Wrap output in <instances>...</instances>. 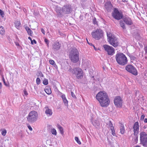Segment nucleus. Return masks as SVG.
<instances>
[{
	"instance_id": "603ef678",
	"label": "nucleus",
	"mask_w": 147,
	"mask_h": 147,
	"mask_svg": "<svg viewBox=\"0 0 147 147\" xmlns=\"http://www.w3.org/2000/svg\"><path fill=\"white\" fill-rule=\"evenodd\" d=\"M144 50L145 52L147 54V46H146L144 47Z\"/></svg>"
},
{
	"instance_id": "5701e85b",
	"label": "nucleus",
	"mask_w": 147,
	"mask_h": 147,
	"mask_svg": "<svg viewBox=\"0 0 147 147\" xmlns=\"http://www.w3.org/2000/svg\"><path fill=\"white\" fill-rule=\"evenodd\" d=\"M68 68L69 69L68 71L69 72L73 74L76 73L75 72L76 71L75 70L76 69V68H74V69H72L71 66H69Z\"/></svg>"
},
{
	"instance_id": "473e14b6",
	"label": "nucleus",
	"mask_w": 147,
	"mask_h": 147,
	"mask_svg": "<svg viewBox=\"0 0 147 147\" xmlns=\"http://www.w3.org/2000/svg\"><path fill=\"white\" fill-rule=\"evenodd\" d=\"M48 80L46 79H45L43 81V84L44 85H46L48 84Z\"/></svg>"
},
{
	"instance_id": "b1692460",
	"label": "nucleus",
	"mask_w": 147,
	"mask_h": 147,
	"mask_svg": "<svg viewBox=\"0 0 147 147\" xmlns=\"http://www.w3.org/2000/svg\"><path fill=\"white\" fill-rule=\"evenodd\" d=\"M123 20H121L119 21V24L120 26L123 29L125 30L126 28L125 24L124 23Z\"/></svg>"
},
{
	"instance_id": "f3484780",
	"label": "nucleus",
	"mask_w": 147,
	"mask_h": 147,
	"mask_svg": "<svg viewBox=\"0 0 147 147\" xmlns=\"http://www.w3.org/2000/svg\"><path fill=\"white\" fill-rule=\"evenodd\" d=\"M61 45L58 42H56L52 45L53 49L54 50H57L60 49Z\"/></svg>"
},
{
	"instance_id": "c03bdc74",
	"label": "nucleus",
	"mask_w": 147,
	"mask_h": 147,
	"mask_svg": "<svg viewBox=\"0 0 147 147\" xmlns=\"http://www.w3.org/2000/svg\"><path fill=\"white\" fill-rule=\"evenodd\" d=\"M23 92L24 95L27 96L28 95V93L26 90L24 89V90Z\"/></svg>"
},
{
	"instance_id": "c756f323",
	"label": "nucleus",
	"mask_w": 147,
	"mask_h": 147,
	"mask_svg": "<svg viewBox=\"0 0 147 147\" xmlns=\"http://www.w3.org/2000/svg\"><path fill=\"white\" fill-rule=\"evenodd\" d=\"M51 132L52 134L56 135H57V131L54 128H52L51 129Z\"/></svg>"
},
{
	"instance_id": "0eeeda50",
	"label": "nucleus",
	"mask_w": 147,
	"mask_h": 147,
	"mask_svg": "<svg viewBox=\"0 0 147 147\" xmlns=\"http://www.w3.org/2000/svg\"><path fill=\"white\" fill-rule=\"evenodd\" d=\"M91 34L93 38L98 40L102 38L103 33L102 30L97 29L95 32H92Z\"/></svg>"
},
{
	"instance_id": "2f4dec72",
	"label": "nucleus",
	"mask_w": 147,
	"mask_h": 147,
	"mask_svg": "<svg viewBox=\"0 0 147 147\" xmlns=\"http://www.w3.org/2000/svg\"><path fill=\"white\" fill-rule=\"evenodd\" d=\"M107 35L108 37V39H109V40H110V38H112L114 37L112 36V34L110 32H109V33L107 32Z\"/></svg>"
},
{
	"instance_id": "bb28decb",
	"label": "nucleus",
	"mask_w": 147,
	"mask_h": 147,
	"mask_svg": "<svg viewBox=\"0 0 147 147\" xmlns=\"http://www.w3.org/2000/svg\"><path fill=\"white\" fill-rule=\"evenodd\" d=\"M2 81L3 82L4 84L7 87H9V84L8 82H6L4 77H3L2 79Z\"/></svg>"
},
{
	"instance_id": "13d9d810",
	"label": "nucleus",
	"mask_w": 147,
	"mask_h": 147,
	"mask_svg": "<svg viewBox=\"0 0 147 147\" xmlns=\"http://www.w3.org/2000/svg\"><path fill=\"white\" fill-rule=\"evenodd\" d=\"M91 46H92L93 47L94 49H95V50H97L96 48L95 47V46L93 44V45H92Z\"/></svg>"
},
{
	"instance_id": "338daca9",
	"label": "nucleus",
	"mask_w": 147,
	"mask_h": 147,
	"mask_svg": "<svg viewBox=\"0 0 147 147\" xmlns=\"http://www.w3.org/2000/svg\"><path fill=\"white\" fill-rule=\"evenodd\" d=\"M1 93V91H0V94Z\"/></svg>"
},
{
	"instance_id": "2eb2a0df",
	"label": "nucleus",
	"mask_w": 147,
	"mask_h": 147,
	"mask_svg": "<svg viewBox=\"0 0 147 147\" xmlns=\"http://www.w3.org/2000/svg\"><path fill=\"white\" fill-rule=\"evenodd\" d=\"M109 42L114 47H116L118 46V43L115 37H113L112 38H110V40H109Z\"/></svg>"
},
{
	"instance_id": "f8f14e48",
	"label": "nucleus",
	"mask_w": 147,
	"mask_h": 147,
	"mask_svg": "<svg viewBox=\"0 0 147 147\" xmlns=\"http://www.w3.org/2000/svg\"><path fill=\"white\" fill-rule=\"evenodd\" d=\"M115 105L119 108L122 107V100L121 97L119 96H116L114 100Z\"/></svg>"
},
{
	"instance_id": "774afa93",
	"label": "nucleus",
	"mask_w": 147,
	"mask_h": 147,
	"mask_svg": "<svg viewBox=\"0 0 147 147\" xmlns=\"http://www.w3.org/2000/svg\"><path fill=\"white\" fill-rule=\"evenodd\" d=\"M3 147L1 146V147Z\"/></svg>"
},
{
	"instance_id": "39448f33",
	"label": "nucleus",
	"mask_w": 147,
	"mask_h": 147,
	"mask_svg": "<svg viewBox=\"0 0 147 147\" xmlns=\"http://www.w3.org/2000/svg\"><path fill=\"white\" fill-rule=\"evenodd\" d=\"M133 129L134 135L133 139H134V140L135 141V143H136L138 141V134L139 130V123L138 122H136L134 123L133 127Z\"/></svg>"
},
{
	"instance_id": "a211bd4d",
	"label": "nucleus",
	"mask_w": 147,
	"mask_h": 147,
	"mask_svg": "<svg viewBox=\"0 0 147 147\" xmlns=\"http://www.w3.org/2000/svg\"><path fill=\"white\" fill-rule=\"evenodd\" d=\"M45 110V113L47 116H51L53 114V112L51 109H49L47 107H46L44 108Z\"/></svg>"
},
{
	"instance_id": "1a4fd4ad",
	"label": "nucleus",
	"mask_w": 147,
	"mask_h": 147,
	"mask_svg": "<svg viewBox=\"0 0 147 147\" xmlns=\"http://www.w3.org/2000/svg\"><path fill=\"white\" fill-rule=\"evenodd\" d=\"M103 47L108 55H113L115 53L114 49L112 47L105 45H103Z\"/></svg>"
},
{
	"instance_id": "bf43d9fd",
	"label": "nucleus",
	"mask_w": 147,
	"mask_h": 147,
	"mask_svg": "<svg viewBox=\"0 0 147 147\" xmlns=\"http://www.w3.org/2000/svg\"><path fill=\"white\" fill-rule=\"evenodd\" d=\"M147 127V126L146 125H144L143 127V128L144 129H146Z\"/></svg>"
},
{
	"instance_id": "09e8293b",
	"label": "nucleus",
	"mask_w": 147,
	"mask_h": 147,
	"mask_svg": "<svg viewBox=\"0 0 147 147\" xmlns=\"http://www.w3.org/2000/svg\"><path fill=\"white\" fill-rule=\"evenodd\" d=\"M145 116L144 115H142L141 118L140 119L141 120H143L144 119V117H145Z\"/></svg>"
},
{
	"instance_id": "6e6d98bb",
	"label": "nucleus",
	"mask_w": 147,
	"mask_h": 147,
	"mask_svg": "<svg viewBox=\"0 0 147 147\" xmlns=\"http://www.w3.org/2000/svg\"><path fill=\"white\" fill-rule=\"evenodd\" d=\"M144 122L145 123H147V118H145L144 119Z\"/></svg>"
},
{
	"instance_id": "a19ab883",
	"label": "nucleus",
	"mask_w": 147,
	"mask_h": 147,
	"mask_svg": "<svg viewBox=\"0 0 147 147\" xmlns=\"http://www.w3.org/2000/svg\"><path fill=\"white\" fill-rule=\"evenodd\" d=\"M27 32L29 35L30 36H32V32L31 30H30V31H28Z\"/></svg>"
},
{
	"instance_id": "864d4df0",
	"label": "nucleus",
	"mask_w": 147,
	"mask_h": 147,
	"mask_svg": "<svg viewBox=\"0 0 147 147\" xmlns=\"http://www.w3.org/2000/svg\"><path fill=\"white\" fill-rule=\"evenodd\" d=\"M86 40L87 41V42L88 43L89 45H90L91 46L92 45H93V44L91 43H90V42H89L88 41V39L87 38L86 39Z\"/></svg>"
},
{
	"instance_id": "3c124183",
	"label": "nucleus",
	"mask_w": 147,
	"mask_h": 147,
	"mask_svg": "<svg viewBox=\"0 0 147 147\" xmlns=\"http://www.w3.org/2000/svg\"><path fill=\"white\" fill-rule=\"evenodd\" d=\"M41 31L44 34H45V31L44 30L43 28L41 29Z\"/></svg>"
},
{
	"instance_id": "e433bc0d",
	"label": "nucleus",
	"mask_w": 147,
	"mask_h": 147,
	"mask_svg": "<svg viewBox=\"0 0 147 147\" xmlns=\"http://www.w3.org/2000/svg\"><path fill=\"white\" fill-rule=\"evenodd\" d=\"M0 14L2 18L4 17V13L3 11H2L1 9H0Z\"/></svg>"
},
{
	"instance_id": "69168bd1",
	"label": "nucleus",
	"mask_w": 147,
	"mask_h": 147,
	"mask_svg": "<svg viewBox=\"0 0 147 147\" xmlns=\"http://www.w3.org/2000/svg\"><path fill=\"white\" fill-rule=\"evenodd\" d=\"M31 29L29 28V29L28 30H27V32H28V31H30V30Z\"/></svg>"
},
{
	"instance_id": "9b49d317",
	"label": "nucleus",
	"mask_w": 147,
	"mask_h": 147,
	"mask_svg": "<svg viewBox=\"0 0 147 147\" xmlns=\"http://www.w3.org/2000/svg\"><path fill=\"white\" fill-rule=\"evenodd\" d=\"M72 11V8L71 5L69 4L65 5L62 8V11L65 14H69L71 13Z\"/></svg>"
},
{
	"instance_id": "20e7f679",
	"label": "nucleus",
	"mask_w": 147,
	"mask_h": 147,
	"mask_svg": "<svg viewBox=\"0 0 147 147\" xmlns=\"http://www.w3.org/2000/svg\"><path fill=\"white\" fill-rule=\"evenodd\" d=\"M27 120L30 123H33L36 121L38 118L37 113L34 111L30 112L26 117Z\"/></svg>"
},
{
	"instance_id": "4468645a",
	"label": "nucleus",
	"mask_w": 147,
	"mask_h": 147,
	"mask_svg": "<svg viewBox=\"0 0 147 147\" xmlns=\"http://www.w3.org/2000/svg\"><path fill=\"white\" fill-rule=\"evenodd\" d=\"M123 21L127 25H131L133 24L131 18L128 17H124L123 18Z\"/></svg>"
},
{
	"instance_id": "680f3d73",
	"label": "nucleus",
	"mask_w": 147,
	"mask_h": 147,
	"mask_svg": "<svg viewBox=\"0 0 147 147\" xmlns=\"http://www.w3.org/2000/svg\"><path fill=\"white\" fill-rule=\"evenodd\" d=\"M122 1L123 2H127V0H122Z\"/></svg>"
},
{
	"instance_id": "e2e57ef3",
	"label": "nucleus",
	"mask_w": 147,
	"mask_h": 147,
	"mask_svg": "<svg viewBox=\"0 0 147 147\" xmlns=\"http://www.w3.org/2000/svg\"><path fill=\"white\" fill-rule=\"evenodd\" d=\"M81 0L82 2H84V1H86V0Z\"/></svg>"
},
{
	"instance_id": "7c9ffc66",
	"label": "nucleus",
	"mask_w": 147,
	"mask_h": 147,
	"mask_svg": "<svg viewBox=\"0 0 147 147\" xmlns=\"http://www.w3.org/2000/svg\"><path fill=\"white\" fill-rule=\"evenodd\" d=\"M111 130V134H112L114 136H116V134L115 131L114 129V127L113 128H111L110 129Z\"/></svg>"
},
{
	"instance_id": "ddd939ff",
	"label": "nucleus",
	"mask_w": 147,
	"mask_h": 147,
	"mask_svg": "<svg viewBox=\"0 0 147 147\" xmlns=\"http://www.w3.org/2000/svg\"><path fill=\"white\" fill-rule=\"evenodd\" d=\"M75 73L74 74L76 75V77L77 78L80 79L83 77V72L82 69L78 67L76 68V69L75 70Z\"/></svg>"
},
{
	"instance_id": "72a5a7b5",
	"label": "nucleus",
	"mask_w": 147,
	"mask_h": 147,
	"mask_svg": "<svg viewBox=\"0 0 147 147\" xmlns=\"http://www.w3.org/2000/svg\"><path fill=\"white\" fill-rule=\"evenodd\" d=\"M75 139L76 141L78 144H81V142L79 140L78 137H75Z\"/></svg>"
},
{
	"instance_id": "a18cd8bd",
	"label": "nucleus",
	"mask_w": 147,
	"mask_h": 147,
	"mask_svg": "<svg viewBox=\"0 0 147 147\" xmlns=\"http://www.w3.org/2000/svg\"><path fill=\"white\" fill-rule=\"evenodd\" d=\"M49 62L51 64L53 65L55 63L54 61L53 60H50L49 61Z\"/></svg>"
},
{
	"instance_id": "f704fd0d",
	"label": "nucleus",
	"mask_w": 147,
	"mask_h": 147,
	"mask_svg": "<svg viewBox=\"0 0 147 147\" xmlns=\"http://www.w3.org/2000/svg\"><path fill=\"white\" fill-rule=\"evenodd\" d=\"M40 80L39 78H37L36 80V84L37 85H39L40 84Z\"/></svg>"
},
{
	"instance_id": "79ce46f5",
	"label": "nucleus",
	"mask_w": 147,
	"mask_h": 147,
	"mask_svg": "<svg viewBox=\"0 0 147 147\" xmlns=\"http://www.w3.org/2000/svg\"><path fill=\"white\" fill-rule=\"evenodd\" d=\"M57 14L59 17H61L62 16V15L61 13L59 11H57Z\"/></svg>"
},
{
	"instance_id": "58836bf2",
	"label": "nucleus",
	"mask_w": 147,
	"mask_h": 147,
	"mask_svg": "<svg viewBox=\"0 0 147 147\" xmlns=\"http://www.w3.org/2000/svg\"><path fill=\"white\" fill-rule=\"evenodd\" d=\"M93 24H97V22L95 18H94L93 19Z\"/></svg>"
},
{
	"instance_id": "8fccbe9b",
	"label": "nucleus",
	"mask_w": 147,
	"mask_h": 147,
	"mask_svg": "<svg viewBox=\"0 0 147 147\" xmlns=\"http://www.w3.org/2000/svg\"><path fill=\"white\" fill-rule=\"evenodd\" d=\"M28 127L30 131H31L32 130V129L30 125H28Z\"/></svg>"
},
{
	"instance_id": "a878e982",
	"label": "nucleus",
	"mask_w": 147,
	"mask_h": 147,
	"mask_svg": "<svg viewBox=\"0 0 147 147\" xmlns=\"http://www.w3.org/2000/svg\"><path fill=\"white\" fill-rule=\"evenodd\" d=\"M108 121L109 122L107 123V125L109 126V127L110 128V129L113 128L114 127L111 121L109 120H108Z\"/></svg>"
},
{
	"instance_id": "49530a36",
	"label": "nucleus",
	"mask_w": 147,
	"mask_h": 147,
	"mask_svg": "<svg viewBox=\"0 0 147 147\" xmlns=\"http://www.w3.org/2000/svg\"><path fill=\"white\" fill-rule=\"evenodd\" d=\"M39 74L40 77H43L44 76L43 74L41 71H40L39 72Z\"/></svg>"
},
{
	"instance_id": "ea45409f",
	"label": "nucleus",
	"mask_w": 147,
	"mask_h": 147,
	"mask_svg": "<svg viewBox=\"0 0 147 147\" xmlns=\"http://www.w3.org/2000/svg\"><path fill=\"white\" fill-rule=\"evenodd\" d=\"M71 95L72 97H73L74 98H76V97L75 95V94H74V93L72 92H71Z\"/></svg>"
},
{
	"instance_id": "37998d69",
	"label": "nucleus",
	"mask_w": 147,
	"mask_h": 147,
	"mask_svg": "<svg viewBox=\"0 0 147 147\" xmlns=\"http://www.w3.org/2000/svg\"><path fill=\"white\" fill-rule=\"evenodd\" d=\"M130 59L131 60H135L136 59V58L134 56H131Z\"/></svg>"
},
{
	"instance_id": "4c0bfd02",
	"label": "nucleus",
	"mask_w": 147,
	"mask_h": 147,
	"mask_svg": "<svg viewBox=\"0 0 147 147\" xmlns=\"http://www.w3.org/2000/svg\"><path fill=\"white\" fill-rule=\"evenodd\" d=\"M45 42L46 43V44L47 45L48 47L49 46V40L47 39L46 38H45Z\"/></svg>"
},
{
	"instance_id": "c85d7f7f",
	"label": "nucleus",
	"mask_w": 147,
	"mask_h": 147,
	"mask_svg": "<svg viewBox=\"0 0 147 147\" xmlns=\"http://www.w3.org/2000/svg\"><path fill=\"white\" fill-rule=\"evenodd\" d=\"M15 26L17 29H18V27L20 24V21H16L14 22Z\"/></svg>"
},
{
	"instance_id": "f03ea898",
	"label": "nucleus",
	"mask_w": 147,
	"mask_h": 147,
	"mask_svg": "<svg viewBox=\"0 0 147 147\" xmlns=\"http://www.w3.org/2000/svg\"><path fill=\"white\" fill-rule=\"evenodd\" d=\"M117 63L119 65H124L127 63V60L125 55L121 53H117L115 57Z\"/></svg>"
},
{
	"instance_id": "4be33fe9",
	"label": "nucleus",
	"mask_w": 147,
	"mask_h": 147,
	"mask_svg": "<svg viewBox=\"0 0 147 147\" xmlns=\"http://www.w3.org/2000/svg\"><path fill=\"white\" fill-rule=\"evenodd\" d=\"M120 133L121 134H123L125 133V129L124 125L122 123L120 125Z\"/></svg>"
},
{
	"instance_id": "de8ad7c7",
	"label": "nucleus",
	"mask_w": 147,
	"mask_h": 147,
	"mask_svg": "<svg viewBox=\"0 0 147 147\" xmlns=\"http://www.w3.org/2000/svg\"><path fill=\"white\" fill-rule=\"evenodd\" d=\"M28 39L31 40V44L32 45H33V40H32L31 38L30 37H28Z\"/></svg>"
},
{
	"instance_id": "cd10ccee",
	"label": "nucleus",
	"mask_w": 147,
	"mask_h": 147,
	"mask_svg": "<svg viewBox=\"0 0 147 147\" xmlns=\"http://www.w3.org/2000/svg\"><path fill=\"white\" fill-rule=\"evenodd\" d=\"M5 32V30L4 28L1 26L0 27V33L2 35L4 34Z\"/></svg>"
},
{
	"instance_id": "393cba45",
	"label": "nucleus",
	"mask_w": 147,
	"mask_h": 147,
	"mask_svg": "<svg viewBox=\"0 0 147 147\" xmlns=\"http://www.w3.org/2000/svg\"><path fill=\"white\" fill-rule=\"evenodd\" d=\"M57 127L59 129L61 134L62 135H63L64 133L63 128L59 124L57 125Z\"/></svg>"
},
{
	"instance_id": "6ab92c4d",
	"label": "nucleus",
	"mask_w": 147,
	"mask_h": 147,
	"mask_svg": "<svg viewBox=\"0 0 147 147\" xmlns=\"http://www.w3.org/2000/svg\"><path fill=\"white\" fill-rule=\"evenodd\" d=\"M61 94H62L61 97L65 105L66 106H68V101L65 97V95L64 94H62V93H61Z\"/></svg>"
},
{
	"instance_id": "7ed1b4c3",
	"label": "nucleus",
	"mask_w": 147,
	"mask_h": 147,
	"mask_svg": "<svg viewBox=\"0 0 147 147\" xmlns=\"http://www.w3.org/2000/svg\"><path fill=\"white\" fill-rule=\"evenodd\" d=\"M79 52L76 49H73L71 50L70 52L69 57L72 62L76 63L79 61Z\"/></svg>"
},
{
	"instance_id": "6e6552de",
	"label": "nucleus",
	"mask_w": 147,
	"mask_h": 147,
	"mask_svg": "<svg viewBox=\"0 0 147 147\" xmlns=\"http://www.w3.org/2000/svg\"><path fill=\"white\" fill-rule=\"evenodd\" d=\"M112 16L115 19L119 20L123 18L122 13L119 12L116 8H115L113 12L112 13Z\"/></svg>"
},
{
	"instance_id": "f257e3e1",
	"label": "nucleus",
	"mask_w": 147,
	"mask_h": 147,
	"mask_svg": "<svg viewBox=\"0 0 147 147\" xmlns=\"http://www.w3.org/2000/svg\"><path fill=\"white\" fill-rule=\"evenodd\" d=\"M96 98L99 102L100 106L107 107L109 105L110 100L107 94L104 92H100L96 96Z\"/></svg>"
},
{
	"instance_id": "aec40b11",
	"label": "nucleus",
	"mask_w": 147,
	"mask_h": 147,
	"mask_svg": "<svg viewBox=\"0 0 147 147\" xmlns=\"http://www.w3.org/2000/svg\"><path fill=\"white\" fill-rule=\"evenodd\" d=\"M45 92L48 94H50L51 93V88L49 86H47L45 89Z\"/></svg>"
},
{
	"instance_id": "052dcab7",
	"label": "nucleus",
	"mask_w": 147,
	"mask_h": 147,
	"mask_svg": "<svg viewBox=\"0 0 147 147\" xmlns=\"http://www.w3.org/2000/svg\"><path fill=\"white\" fill-rule=\"evenodd\" d=\"M29 28L28 27H26V30L27 31V30H28L29 29Z\"/></svg>"
},
{
	"instance_id": "9d476101",
	"label": "nucleus",
	"mask_w": 147,
	"mask_h": 147,
	"mask_svg": "<svg viewBox=\"0 0 147 147\" xmlns=\"http://www.w3.org/2000/svg\"><path fill=\"white\" fill-rule=\"evenodd\" d=\"M125 69L128 72L135 76L138 75L137 70L135 67L131 65H128L126 66L125 67Z\"/></svg>"
},
{
	"instance_id": "0e129e2a",
	"label": "nucleus",
	"mask_w": 147,
	"mask_h": 147,
	"mask_svg": "<svg viewBox=\"0 0 147 147\" xmlns=\"http://www.w3.org/2000/svg\"><path fill=\"white\" fill-rule=\"evenodd\" d=\"M16 45L17 46H19V44L18 43H17L16 44Z\"/></svg>"
},
{
	"instance_id": "dca6fc26",
	"label": "nucleus",
	"mask_w": 147,
	"mask_h": 147,
	"mask_svg": "<svg viewBox=\"0 0 147 147\" xmlns=\"http://www.w3.org/2000/svg\"><path fill=\"white\" fill-rule=\"evenodd\" d=\"M105 8L108 12L110 11L112 9L113 6L110 2H107L105 4Z\"/></svg>"
},
{
	"instance_id": "4d7b16f0",
	"label": "nucleus",
	"mask_w": 147,
	"mask_h": 147,
	"mask_svg": "<svg viewBox=\"0 0 147 147\" xmlns=\"http://www.w3.org/2000/svg\"><path fill=\"white\" fill-rule=\"evenodd\" d=\"M33 42H34L33 43H34L35 44H36V43H37L36 40H34V39L33 40Z\"/></svg>"
},
{
	"instance_id": "c9c22d12",
	"label": "nucleus",
	"mask_w": 147,
	"mask_h": 147,
	"mask_svg": "<svg viewBox=\"0 0 147 147\" xmlns=\"http://www.w3.org/2000/svg\"><path fill=\"white\" fill-rule=\"evenodd\" d=\"M6 130H4L2 131L1 132V134L2 135L4 136L6 135Z\"/></svg>"
},
{
	"instance_id": "423d86ee",
	"label": "nucleus",
	"mask_w": 147,
	"mask_h": 147,
	"mask_svg": "<svg viewBox=\"0 0 147 147\" xmlns=\"http://www.w3.org/2000/svg\"><path fill=\"white\" fill-rule=\"evenodd\" d=\"M140 144L145 147H147V134L142 131L140 134Z\"/></svg>"
},
{
	"instance_id": "5fc2aeb1",
	"label": "nucleus",
	"mask_w": 147,
	"mask_h": 147,
	"mask_svg": "<svg viewBox=\"0 0 147 147\" xmlns=\"http://www.w3.org/2000/svg\"><path fill=\"white\" fill-rule=\"evenodd\" d=\"M2 88V85L1 82H0V89H1Z\"/></svg>"
},
{
	"instance_id": "412c9836",
	"label": "nucleus",
	"mask_w": 147,
	"mask_h": 147,
	"mask_svg": "<svg viewBox=\"0 0 147 147\" xmlns=\"http://www.w3.org/2000/svg\"><path fill=\"white\" fill-rule=\"evenodd\" d=\"M92 122L93 125L96 128L100 125V123L97 120H94Z\"/></svg>"
}]
</instances>
